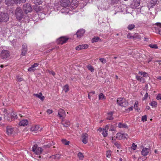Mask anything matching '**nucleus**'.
<instances>
[{
    "instance_id": "nucleus-1",
    "label": "nucleus",
    "mask_w": 161,
    "mask_h": 161,
    "mask_svg": "<svg viewBox=\"0 0 161 161\" xmlns=\"http://www.w3.org/2000/svg\"><path fill=\"white\" fill-rule=\"evenodd\" d=\"M15 13L16 17L18 20H20L23 18V13L20 7H18L16 9Z\"/></svg>"
},
{
    "instance_id": "nucleus-2",
    "label": "nucleus",
    "mask_w": 161,
    "mask_h": 161,
    "mask_svg": "<svg viewBox=\"0 0 161 161\" xmlns=\"http://www.w3.org/2000/svg\"><path fill=\"white\" fill-rule=\"evenodd\" d=\"M117 103L119 106L125 107L128 105V102L123 98H119L117 100Z\"/></svg>"
},
{
    "instance_id": "nucleus-3",
    "label": "nucleus",
    "mask_w": 161,
    "mask_h": 161,
    "mask_svg": "<svg viewBox=\"0 0 161 161\" xmlns=\"http://www.w3.org/2000/svg\"><path fill=\"white\" fill-rule=\"evenodd\" d=\"M9 16L7 13H2L0 14V23L7 22Z\"/></svg>"
},
{
    "instance_id": "nucleus-4",
    "label": "nucleus",
    "mask_w": 161,
    "mask_h": 161,
    "mask_svg": "<svg viewBox=\"0 0 161 161\" xmlns=\"http://www.w3.org/2000/svg\"><path fill=\"white\" fill-rule=\"evenodd\" d=\"M128 136L126 133H117L116 134V138L118 140H127Z\"/></svg>"
},
{
    "instance_id": "nucleus-5",
    "label": "nucleus",
    "mask_w": 161,
    "mask_h": 161,
    "mask_svg": "<svg viewBox=\"0 0 161 161\" xmlns=\"http://www.w3.org/2000/svg\"><path fill=\"white\" fill-rule=\"evenodd\" d=\"M23 9L26 14L31 12L32 10V8L30 4L29 3L24 4L23 6Z\"/></svg>"
},
{
    "instance_id": "nucleus-6",
    "label": "nucleus",
    "mask_w": 161,
    "mask_h": 161,
    "mask_svg": "<svg viewBox=\"0 0 161 161\" xmlns=\"http://www.w3.org/2000/svg\"><path fill=\"white\" fill-rule=\"evenodd\" d=\"M9 56V53L7 50H3L2 51L0 56L2 59H5Z\"/></svg>"
},
{
    "instance_id": "nucleus-7",
    "label": "nucleus",
    "mask_w": 161,
    "mask_h": 161,
    "mask_svg": "<svg viewBox=\"0 0 161 161\" xmlns=\"http://www.w3.org/2000/svg\"><path fill=\"white\" fill-rule=\"evenodd\" d=\"M66 116V114L64 110L62 109H59L58 110V116L59 117L60 119L62 120Z\"/></svg>"
},
{
    "instance_id": "nucleus-8",
    "label": "nucleus",
    "mask_w": 161,
    "mask_h": 161,
    "mask_svg": "<svg viewBox=\"0 0 161 161\" xmlns=\"http://www.w3.org/2000/svg\"><path fill=\"white\" fill-rule=\"evenodd\" d=\"M60 4L63 7H69L70 5V1L69 0H61Z\"/></svg>"
},
{
    "instance_id": "nucleus-9",
    "label": "nucleus",
    "mask_w": 161,
    "mask_h": 161,
    "mask_svg": "<svg viewBox=\"0 0 161 161\" xmlns=\"http://www.w3.org/2000/svg\"><path fill=\"white\" fill-rule=\"evenodd\" d=\"M68 39V38L64 37H61L57 40V42L58 43L62 45L66 43Z\"/></svg>"
},
{
    "instance_id": "nucleus-10",
    "label": "nucleus",
    "mask_w": 161,
    "mask_h": 161,
    "mask_svg": "<svg viewBox=\"0 0 161 161\" xmlns=\"http://www.w3.org/2000/svg\"><path fill=\"white\" fill-rule=\"evenodd\" d=\"M39 65V64L38 63H34L28 69V71L31 72L34 71L36 69V67H37Z\"/></svg>"
},
{
    "instance_id": "nucleus-11",
    "label": "nucleus",
    "mask_w": 161,
    "mask_h": 161,
    "mask_svg": "<svg viewBox=\"0 0 161 161\" xmlns=\"http://www.w3.org/2000/svg\"><path fill=\"white\" fill-rule=\"evenodd\" d=\"M27 46L25 43H24L22 46V52L21 55L25 56L26 54L27 51Z\"/></svg>"
},
{
    "instance_id": "nucleus-12",
    "label": "nucleus",
    "mask_w": 161,
    "mask_h": 161,
    "mask_svg": "<svg viewBox=\"0 0 161 161\" xmlns=\"http://www.w3.org/2000/svg\"><path fill=\"white\" fill-rule=\"evenodd\" d=\"M85 30L83 29H81L77 31L76 33V35L77 37L78 38H80L85 33Z\"/></svg>"
},
{
    "instance_id": "nucleus-13",
    "label": "nucleus",
    "mask_w": 161,
    "mask_h": 161,
    "mask_svg": "<svg viewBox=\"0 0 161 161\" xmlns=\"http://www.w3.org/2000/svg\"><path fill=\"white\" fill-rule=\"evenodd\" d=\"M39 129V126L38 125H35L32 127L31 128V130L32 131V133L35 135L37 133V130Z\"/></svg>"
},
{
    "instance_id": "nucleus-14",
    "label": "nucleus",
    "mask_w": 161,
    "mask_h": 161,
    "mask_svg": "<svg viewBox=\"0 0 161 161\" xmlns=\"http://www.w3.org/2000/svg\"><path fill=\"white\" fill-rule=\"evenodd\" d=\"M149 151L150 150L149 148L143 147L141 152V154L143 156H147L148 154Z\"/></svg>"
},
{
    "instance_id": "nucleus-15",
    "label": "nucleus",
    "mask_w": 161,
    "mask_h": 161,
    "mask_svg": "<svg viewBox=\"0 0 161 161\" xmlns=\"http://www.w3.org/2000/svg\"><path fill=\"white\" fill-rule=\"evenodd\" d=\"M7 129V133L8 135H11L13 134L14 131V128H12L10 126H8L6 127Z\"/></svg>"
},
{
    "instance_id": "nucleus-16",
    "label": "nucleus",
    "mask_w": 161,
    "mask_h": 161,
    "mask_svg": "<svg viewBox=\"0 0 161 161\" xmlns=\"http://www.w3.org/2000/svg\"><path fill=\"white\" fill-rule=\"evenodd\" d=\"M61 124L64 126L67 127L70 125V122L69 120H64L63 119L62 120Z\"/></svg>"
},
{
    "instance_id": "nucleus-17",
    "label": "nucleus",
    "mask_w": 161,
    "mask_h": 161,
    "mask_svg": "<svg viewBox=\"0 0 161 161\" xmlns=\"http://www.w3.org/2000/svg\"><path fill=\"white\" fill-rule=\"evenodd\" d=\"M108 125H106L105 127L103 129L102 134L104 137H106L108 135Z\"/></svg>"
},
{
    "instance_id": "nucleus-18",
    "label": "nucleus",
    "mask_w": 161,
    "mask_h": 161,
    "mask_svg": "<svg viewBox=\"0 0 161 161\" xmlns=\"http://www.w3.org/2000/svg\"><path fill=\"white\" fill-rule=\"evenodd\" d=\"M157 1V0H151L148 4V7L150 8L153 7L156 4Z\"/></svg>"
},
{
    "instance_id": "nucleus-19",
    "label": "nucleus",
    "mask_w": 161,
    "mask_h": 161,
    "mask_svg": "<svg viewBox=\"0 0 161 161\" xmlns=\"http://www.w3.org/2000/svg\"><path fill=\"white\" fill-rule=\"evenodd\" d=\"M28 124V122L27 120H21L19 123V125L20 126H25L27 125Z\"/></svg>"
},
{
    "instance_id": "nucleus-20",
    "label": "nucleus",
    "mask_w": 161,
    "mask_h": 161,
    "mask_svg": "<svg viewBox=\"0 0 161 161\" xmlns=\"http://www.w3.org/2000/svg\"><path fill=\"white\" fill-rule=\"evenodd\" d=\"M82 141H86L88 140V135L87 134L85 133L83 134L81 136Z\"/></svg>"
},
{
    "instance_id": "nucleus-21",
    "label": "nucleus",
    "mask_w": 161,
    "mask_h": 161,
    "mask_svg": "<svg viewBox=\"0 0 161 161\" xmlns=\"http://www.w3.org/2000/svg\"><path fill=\"white\" fill-rule=\"evenodd\" d=\"M34 95L42 100H43L45 98L44 96H42V94L41 93H39V94H34Z\"/></svg>"
},
{
    "instance_id": "nucleus-22",
    "label": "nucleus",
    "mask_w": 161,
    "mask_h": 161,
    "mask_svg": "<svg viewBox=\"0 0 161 161\" xmlns=\"http://www.w3.org/2000/svg\"><path fill=\"white\" fill-rule=\"evenodd\" d=\"M113 114V112H110L108 113V116L107 119L109 120H112L114 118L112 116Z\"/></svg>"
},
{
    "instance_id": "nucleus-23",
    "label": "nucleus",
    "mask_w": 161,
    "mask_h": 161,
    "mask_svg": "<svg viewBox=\"0 0 161 161\" xmlns=\"http://www.w3.org/2000/svg\"><path fill=\"white\" fill-rule=\"evenodd\" d=\"M118 127L119 128H128L127 125L125 124H122L121 123H119L118 124Z\"/></svg>"
},
{
    "instance_id": "nucleus-24",
    "label": "nucleus",
    "mask_w": 161,
    "mask_h": 161,
    "mask_svg": "<svg viewBox=\"0 0 161 161\" xmlns=\"http://www.w3.org/2000/svg\"><path fill=\"white\" fill-rule=\"evenodd\" d=\"M42 151L43 149L41 147H39L36 149V150H35V151L34 152L36 154L38 155L41 154Z\"/></svg>"
},
{
    "instance_id": "nucleus-25",
    "label": "nucleus",
    "mask_w": 161,
    "mask_h": 161,
    "mask_svg": "<svg viewBox=\"0 0 161 161\" xmlns=\"http://www.w3.org/2000/svg\"><path fill=\"white\" fill-rule=\"evenodd\" d=\"M13 2L12 0H5V3L6 5L9 6L13 4Z\"/></svg>"
},
{
    "instance_id": "nucleus-26",
    "label": "nucleus",
    "mask_w": 161,
    "mask_h": 161,
    "mask_svg": "<svg viewBox=\"0 0 161 161\" xmlns=\"http://www.w3.org/2000/svg\"><path fill=\"white\" fill-rule=\"evenodd\" d=\"M136 79L137 80L139 81L140 82L142 83H144L145 82V80L144 78L140 76L136 75Z\"/></svg>"
},
{
    "instance_id": "nucleus-27",
    "label": "nucleus",
    "mask_w": 161,
    "mask_h": 161,
    "mask_svg": "<svg viewBox=\"0 0 161 161\" xmlns=\"http://www.w3.org/2000/svg\"><path fill=\"white\" fill-rule=\"evenodd\" d=\"M10 116L11 117L12 119H14L15 118L17 119V114H16L14 113L13 112H11L10 114ZM14 119H13L12 120H14Z\"/></svg>"
},
{
    "instance_id": "nucleus-28",
    "label": "nucleus",
    "mask_w": 161,
    "mask_h": 161,
    "mask_svg": "<svg viewBox=\"0 0 161 161\" xmlns=\"http://www.w3.org/2000/svg\"><path fill=\"white\" fill-rule=\"evenodd\" d=\"M140 0H136L134 3V6L135 8H137L140 5Z\"/></svg>"
},
{
    "instance_id": "nucleus-29",
    "label": "nucleus",
    "mask_w": 161,
    "mask_h": 161,
    "mask_svg": "<svg viewBox=\"0 0 161 161\" xmlns=\"http://www.w3.org/2000/svg\"><path fill=\"white\" fill-rule=\"evenodd\" d=\"M108 125V126L109 125L110 127V129L109 130H110L111 131L115 130L116 128V127L115 126L112 125Z\"/></svg>"
},
{
    "instance_id": "nucleus-30",
    "label": "nucleus",
    "mask_w": 161,
    "mask_h": 161,
    "mask_svg": "<svg viewBox=\"0 0 161 161\" xmlns=\"http://www.w3.org/2000/svg\"><path fill=\"white\" fill-rule=\"evenodd\" d=\"M138 74L142 75V76L144 77L148 76V74L146 72L139 71Z\"/></svg>"
},
{
    "instance_id": "nucleus-31",
    "label": "nucleus",
    "mask_w": 161,
    "mask_h": 161,
    "mask_svg": "<svg viewBox=\"0 0 161 161\" xmlns=\"http://www.w3.org/2000/svg\"><path fill=\"white\" fill-rule=\"evenodd\" d=\"M105 99V97L103 93H101L99 94V100H103V99Z\"/></svg>"
},
{
    "instance_id": "nucleus-32",
    "label": "nucleus",
    "mask_w": 161,
    "mask_h": 161,
    "mask_svg": "<svg viewBox=\"0 0 161 161\" xmlns=\"http://www.w3.org/2000/svg\"><path fill=\"white\" fill-rule=\"evenodd\" d=\"M63 90L65 92H67L69 90V88L68 85H66L64 86Z\"/></svg>"
},
{
    "instance_id": "nucleus-33",
    "label": "nucleus",
    "mask_w": 161,
    "mask_h": 161,
    "mask_svg": "<svg viewBox=\"0 0 161 161\" xmlns=\"http://www.w3.org/2000/svg\"><path fill=\"white\" fill-rule=\"evenodd\" d=\"M149 46L153 48L157 49L158 48V46L156 44H151L149 45Z\"/></svg>"
},
{
    "instance_id": "nucleus-34",
    "label": "nucleus",
    "mask_w": 161,
    "mask_h": 161,
    "mask_svg": "<svg viewBox=\"0 0 161 161\" xmlns=\"http://www.w3.org/2000/svg\"><path fill=\"white\" fill-rule=\"evenodd\" d=\"M156 25H157V27H154V28L156 29V30H158V29H160L161 28V23H156Z\"/></svg>"
},
{
    "instance_id": "nucleus-35",
    "label": "nucleus",
    "mask_w": 161,
    "mask_h": 161,
    "mask_svg": "<svg viewBox=\"0 0 161 161\" xmlns=\"http://www.w3.org/2000/svg\"><path fill=\"white\" fill-rule=\"evenodd\" d=\"M15 3H21V0H13ZM26 0H22V3H25Z\"/></svg>"
},
{
    "instance_id": "nucleus-36",
    "label": "nucleus",
    "mask_w": 161,
    "mask_h": 161,
    "mask_svg": "<svg viewBox=\"0 0 161 161\" xmlns=\"http://www.w3.org/2000/svg\"><path fill=\"white\" fill-rule=\"evenodd\" d=\"M78 156L80 159H82L84 158V156L81 152H79L78 154Z\"/></svg>"
},
{
    "instance_id": "nucleus-37",
    "label": "nucleus",
    "mask_w": 161,
    "mask_h": 161,
    "mask_svg": "<svg viewBox=\"0 0 161 161\" xmlns=\"http://www.w3.org/2000/svg\"><path fill=\"white\" fill-rule=\"evenodd\" d=\"M99 39V38L98 37H94V38H93L92 39V42L93 43L96 42H97Z\"/></svg>"
},
{
    "instance_id": "nucleus-38",
    "label": "nucleus",
    "mask_w": 161,
    "mask_h": 161,
    "mask_svg": "<svg viewBox=\"0 0 161 161\" xmlns=\"http://www.w3.org/2000/svg\"><path fill=\"white\" fill-rule=\"evenodd\" d=\"M135 27V25L133 24L129 25L128 26V28L129 30H131Z\"/></svg>"
},
{
    "instance_id": "nucleus-39",
    "label": "nucleus",
    "mask_w": 161,
    "mask_h": 161,
    "mask_svg": "<svg viewBox=\"0 0 161 161\" xmlns=\"http://www.w3.org/2000/svg\"><path fill=\"white\" fill-rule=\"evenodd\" d=\"M54 143H53V142H52V143H49L47 145H44V147H45V148H49L50 147H51V146H53V145H54Z\"/></svg>"
},
{
    "instance_id": "nucleus-40",
    "label": "nucleus",
    "mask_w": 161,
    "mask_h": 161,
    "mask_svg": "<svg viewBox=\"0 0 161 161\" xmlns=\"http://www.w3.org/2000/svg\"><path fill=\"white\" fill-rule=\"evenodd\" d=\"M80 47H81V49H86L88 47V45L87 44L80 45Z\"/></svg>"
},
{
    "instance_id": "nucleus-41",
    "label": "nucleus",
    "mask_w": 161,
    "mask_h": 161,
    "mask_svg": "<svg viewBox=\"0 0 161 161\" xmlns=\"http://www.w3.org/2000/svg\"><path fill=\"white\" fill-rule=\"evenodd\" d=\"M87 68L88 69L90 70L91 72H93L94 71V69L93 68V67L91 66V65H88L87 67Z\"/></svg>"
},
{
    "instance_id": "nucleus-42",
    "label": "nucleus",
    "mask_w": 161,
    "mask_h": 161,
    "mask_svg": "<svg viewBox=\"0 0 161 161\" xmlns=\"http://www.w3.org/2000/svg\"><path fill=\"white\" fill-rule=\"evenodd\" d=\"M38 148L37 144H35L32 147V151L33 152H35V150H36Z\"/></svg>"
},
{
    "instance_id": "nucleus-43",
    "label": "nucleus",
    "mask_w": 161,
    "mask_h": 161,
    "mask_svg": "<svg viewBox=\"0 0 161 161\" xmlns=\"http://www.w3.org/2000/svg\"><path fill=\"white\" fill-rule=\"evenodd\" d=\"M34 3L36 4L37 3L38 4H40L42 3V0H34Z\"/></svg>"
},
{
    "instance_id": "nucleus-44",
    "label": "nucleus",
    "mask_w": 161,
    "mask_h": 161,
    "mask_svg": "<svg viewBox=\"0 0 161 161\" xmlns=\"http://www.w3.org/2000/svg\"><path fill=\"white\" fill-rule=\"evenodd\" d=\"M152 107H155L157 105V103L155 101H153L150 104Z\"/></svg>"
},
{
    "instance_id": "nucleus-45",
    "label": "nucleus",
    "mask_w": 161,
    "mask_h": 161,
    "mask_svg": "<svg viewBox=\"0 0 161 161\" xmlns=\"http://www.w3.org/2000/svg\"><path fill=\"white\" fill-rule=\"evenodd\" d=\"M110 151H108L106 152V156L108 158H110L111 156Z\"/></svg>"
},
{
    "instance_id": "nucleus-46",
    "label": "nucleus",
    "mask_w": 161,
    "mask_h": 161,
    "mask_svg": "<svg viewBox=\"0 0 161 161\" xmlns=\"http://www.w3.org/2000/svg\"><path fill=\"white\" fill-rule=\"evenodd\" d=\"M142 120L143 121H147V117L146 115H144L142 117Z\"/></svg>"
},
{
    "instance_id": "nucleus-47",
    "label": "nucleus",
    "mask_w": 161,
    "mask_h": 161,
    "mask_svg": "<svg viewBox=\"0 0 161 161\" xmlns=\"http://www.w3.org/2000/svg\"><path fill=\"white\" fill-rule=\"evenodd\" d=\"M99 60L101 61V62H102V63L103 64L107 62L106 59H105L104 58H100L99 59Z\"/></svg>"
},
{
    "instance_id": "nucleus-48",
    "label": "nucleus",
    "mask_w": 161,
    "mask_h": 161,
    "mask_svg": "<svg viewBox=\"0 0 161 161\" xmlns=\"http://www.w3.org/2000/svg\"><path fill=\"white\" fill-rule=\"evenodd\" d=\"M114 144L115 146H116L118 148H119L120 147V144L117 142H115Z\"/></svg>"
},
{
    "instance_id": "nucleus-49",
    "label": "nucleus",
    "mask_w": 161,
    "mask_h": 161,
    "mask_svg": "<svg viewBox=\"0 0 161 161\" xmlns=\"http://www.w3.org/2000/svg\"><path fill=\"white\" fill-rule=\"evenodd\" d=\"M133 110V107H130L129 108L126 109L125 111L128 112H129L130 111H132Z\"/></svg>"
},
{
    "instance_id": "nucleus-50",
    "label": "nucleus",
    "mask_w": 161,
    "mask_h": 161,
    "mask_svg": "<svg viewBox=\"0 0 161 161\" xmlns=\"http://www.w3.org/2000/svg\"><path fill=\"white\" fill-rule=\"evenodd\" d=\"M131 147L133 150H135L136 149V145H135L134 143H133Z\"/></svg>"
},
{
    "instance_id": "nucleus-51",
    "label": "nucleus",
    "mask_w": 161,
    "mask_h": 161,
    "mask_svg": "<svg viewBox=\"0 0 161 161\" xmlns=\"http://www.w3.org/2000/svg\"><path fill=\"white\" fill-rule=\"evenodd\" d=\"M148 95V93L146 92L144 95V97L143 98V100H146L147 98Z\"/></svg>"
},
{
    "instance_id": "nucleus-52",
    "label": "nucleus",
    "mask_w": 161,
    "mask_h": 161,
    "mask_svg": "<svg viewBox=\"0 0 161 161\" xmlns=\"http://www.w3.org/2000/svg\"><path fill=\"white\" fill-rule=\"evenodd\" d=\"M60 156L58 154H56L55 156H53V158L55 159L57 158L58 159L59 158Z\"/></svg>"
},
{
    "instance_id": "nucleus-53",
    "label": "nucleus",
    "mask_w": 161,
    "mask_h": 161,
    "mask_svg": "<svg viewBox=\"0 0 161 161\" xmlns=\"http://www.w3.org/2000/svg\"><path fill=\"white\" fill-rule=\"evenodd\" d=\"M156 99L158 100H161V94H158L156 97Z\"/></svg>"
},
{
    "instance_id": "nucleus-54",
    "label": "nucleus",
    "mask_w": 161,
    "mask_h": 161,
    "mask_svg": "<svg viewBox=\"0 0 161 161\" xmlns=\"http://www.w3.org/2000/svg\"><path fill=\"white\" fill-rule=\"evenodd\" d=\"M134 106L135 108L137 107L138 106V102L137 101L136 102Z\"/></svg>"
},
{
    "instance_id": "nucleus-55",
    "label": "nucleus",
    "mask_w": 161,
    "mask_h": 161,
    "mask_svg": "<svg viewBox=\"0 0 161 161\" xmlns=\"http://www.w3.org/2000/svg\"><path fill=\"white\" fill-rule=\"evenodd\" d=\"M47 113L49 114H50L52 113L53 111L52 110L50 109H48L47 110Z\"/></svg>"
},
{
    "instance_id": "nucleus-56",
    "label": "nucleus",
    "mask_w": 161,
    "mask_h": 161,
    "mask_svg": "<svg viewBox=\"0 0 161 161\" xmlns=\"http://www.w3.org/2000/svg\"><path fill=\"white\" fill-rule=\"evenodd\" d=\"M63 143L66 145H68L69 143V142H62Z\"/></svg>"
},
{
    "instance_id": "nucleus-57",
    "label": "nucleus",
    "mask_w": 161,
    "mask_h": 161,
    "mask_svg": "<svg viewBox=\"0 0 161 161\" xmlns=\"http://www.w3.org/2000/svg\"><path fill=\"white\" fill-rule=\"evenodd\" d=\"M49 72L50 74H51L53 76H54L55 74V72L53 71H49Z\"/></svg>"
},
{
    "instance_id": "nucleus-58",
    "label": "nucleus",
    "mask_w": 161,
    "mask_h": 161,
    "mask_svg": "<svg viewBox=\"0 0 161 161\" xmlns=\"http://www.w3.org/2000/svg\"><path fill=\"white\" fill-rule=\"evenodd\" d=\"M80 45L78 46L76 48V49L77 50H80L81 49H81V47H80Z\"/></svg>"
},
{
    "instance_id": "nucleus-59",
    "label": "nucleus",
    "mask_w": 161,
    "mask_h": 161,
    "mask_svg": "<svg viewBox=\"0 0 161 161\" xmlns=\"http://www.w3.org/2000/svg\"><path fill=\"white\" fill-rule=\"evenodd\" d=\"M157 31V32H158V34L161 35V29L158 28V30Z\"/></svg>"
},
{
    "instance_id": "nucleus-60",
    "label": "nucleus",
    "mask_w": 161,
    "mask_h": 161,
    "mask_svg": "<svg viewBox=\"0 0 161 161\" xmlns=\"http://www.w3.org/2000/svg\"><path fill=\"white\" fill-rule=\"evenodd\" d=\"M17 79L19 81H21L22 80V78H19V76H17Z\"/></svg>"
},
{
    "instance_id": "nucleus-61",
    "label": "nucleus",
    "mask_w": 161,
    "mask_h": 161,
    "mask_svg": "<svg viewBox=\"0 0 161 161\" xmlns=\"http://www.w3.org/2000/svg\"><path fill=\"white\" fill-rule=\"evenodd\" d=\"M92 95H92L94 94L95 93V91H93L92 92H89Z\"/></svg>"
},
{
    "instance_id": "nucleus-62",
    "label": "nucleus",
    "mask_w": 161,
    "mask_h": 161,
    "mask_svg": "<svg viewBox=\"0 0 161 161\" xmlns=\"http://www.w3.org/2000/svg\"><path fill=\"white\" fill-rule=\"evenodd\" d=\"M103 129H102V128H100L97 130V131L99 132H101L103 131Z\"/></svg>"
},
{
    "instance_id": "nucleus-63",
    "label": "nucleus",
    "mask_w": 161,
    "mask_h": 161,
    "mask_svg": "<svg viewBox=\"0 0 161 161\" xmlns=\"http://www.w3.org/2000/svg\"><path fill=\"white\" fill-rule=\"evenodd\" d=\"M92 96V95H91L89 92H88V98L90 99L91 97Z\"/></svg>"
},
{
    "instance_id": "nucleus-64",
    "label": "nucleus",
    "mask_w": 161,
    "mask_h": 161,
    "mask_svg": "<svg viewBox=\"0 0 161 161\" xmlns=\"http://www.w3.org/2000/svg\"><path fill=\"white\" fill-rule=\"evenodd\" d=\"M156 62H159V65H160L161 64V60H157V61H156Z\"/></svg>"
}]
</instances>
